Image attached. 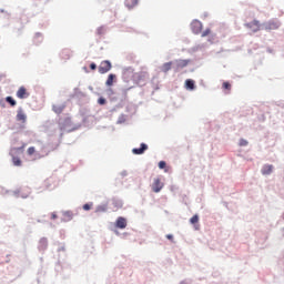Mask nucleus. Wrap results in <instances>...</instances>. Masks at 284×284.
Segmentation results:
<instances>
[{
  "label": "nucleus",
  "mask_w": 284,
  "mask_h": 284,
  "mask_svg": "<svg viewBox=\"0 0 284 284\" xmlns=\"http://www.w3.org/2000/svg\"><path fill=\"white\" fill-rule=\"evenodd\" d=\"M51 219L54 221V219H57V213H51Z\"/></svg>",
  "instance_id": "obj_33"
},
{
  "label": "nucleus",
  "mask_w": 284,
  "mask_h": 284,
  "mask_svg": "<svg viewBox=\"0 0 284 284\" xmlns=\"http://www.w3.org/2000/svg\"><path fill=\"white\" fill-rule=\"evenodd\" d=\"M90 68H91V70H97V63L92 62V63L90 64Z\"/></svg>",
  "instance_id": "obj_31"
},
{
  "label": "nucleus",
  "mask_w": 284,
  "mask_h": 284,
  "mask_svg": "<svg viewBox=\"0 0 284 284\" xmlns=\"http://www.w3.org/2000/svg\"><path fill=\"white\" fill-rule=\"evenodd\" d=\"M64 216H67V219L70 221V219H72V212L70 211L64 212Z\"/></svg>",
  "instance_id": "obj_29"
},
{
  "label": "nucleus",
  "mask_w": 284,
  "mask_h": 284,
  "mask_svg": "<svg viewBox=\"0 0 284 284\" xmlns=\"http://www.w3.org/2000/svg\"><path fill=\"white\" fill-rule=\"evenodd\" d=\"M98 103L100 105H105V99L104 98H99Z\"/></svg>",
  "instance_id": "obj_30"
},
{
  "label": "nucleus",
  "mask_w": 284,
  "mask_h": 284,
  "mask_svg": "<svg viewBox=\"0 0 284 284\" xmlns=\"http://www.w3.org/2000/svg\"><path fill=\"white\" fill-rule=\"evenodd\" d=\"M39 39H41V41L43 40V36H42L41 33H37V34L34 36V41H36V43H39Z\"/></svg>",
  "instance_id": "obj_25"
},
{
  "label": "nucleus",
  "mask_w": 284,
  "mask_h": 284,
  "mask_svg": "<svg viewBox=\"0 0 284 284\" xmlns=\"http://www.w3.org/2000/svg\"><path fill=\"white\" fill-rule=\"evenodd\" d=\"M222 88L223 90H229L230 92V90H232V84H230V82H223Z\"/></svg>",
  "instance_id": "obj_20"
},
{
  "label": "nucleus",
  "mask_w": 284,
  "mask_h": 284,
  "mask_svg": "<svg viewBox=\"0 0 284 284\" xmlns=\"http://www.w3.org/2000/svg\"><path fill=\"white\" fill-rule=\"evenodd\" d=\"M34 152H37V150L34 149V146H30L28 150H27V154L29 156H32V154H34Z\"/></svg>",
  "instance_id": "obj_22"
},
{
  "label": "nucleus",
  "mask_w": 284,
  "mask_h": 284,
  "mask_svg": "<svg viewBox=\"0 0 284 284\" xmlns=\"http://www.w3.org/2000/svg\"><path fill=\"white\" fill-rule=\"evenodd\" d=\"M124 6L129 9L132 10V8H136L139 6V0H125Z\"/></svg>",
  "instance_id": "obj_13"
},
{
  "label": "nucleus",
  "mask_w": 284,
  "mask_h": 284,
  "mask_svg": "<svg viewBox=\"0 0 284 284\" xmlns=\"http://www.w3.org/2000/svg\"><path fill=\"white\" fill-rule=\"evenodd\" d=\"M18 99H28L30 97V92H28V89L26 87H20L16 93Z\"/></svg>",
  "instance_id": "obj_6"
},
{
  "label": "nucleus",
  "mask_w": 284,
  "mask_h": 284,
  "mask_svg": "<svg viewBox=\"0 0 284 284\" xmlns=\"http://www.w3.org/2000/svg\"><path fill=\"white\" fill-rule=\"evenodd\" d=\"M191 30H192L193 34H201V32L203 30V23L199 20H194L191 23Z\"/></svg>",
  "instance_id": "obj_4"
},
{
  "label": "nucleus",
  "mask_w": 284,
  "mask_h": 284,
  "mask_svg": "<svg viewBox=\"0 0 284 284\" xmlns=\"http://www.w3.org/2000/svg\"><path fill=\"white\" fill-rule=\"evenodd\" d=\"M190 223H192V225L199 223V215H193L190 220Z\"/></svg>",
  "instance_id": "obj_23"
},
{
  "label": "nucleus",
  "mask_w": 284,
  "mask_h": 284,
  "mask_svg": "<svg viewBox=\"0 0 284 284\" xmlns=\"http://www.w3.org/2000/svg\"><path fill=\"white\" fill-rule=\"evenodd\" d=\"M210 34H212V30L211 29H206L205 31L202 32L201 37H210Z\"/></svg>",
  "instance_id": "obj_24"
},
{
  "label": "nucleus",
  "mask_w": 284,
  "mask_h": 284,
  "mask_svg": "<svg viewBox=\"0 0 284 284\" xmlns=\"http://www.w3.org/2000/svg\"><path fill=\"white\" fill-rule=\"evenodd\" d=\"M23 148H26V145H22L20 148H13L10 151V155L12 156V163L13 165H16L17 168H21L22 162H21V158L16 156L14 154H17L18 152H23Z\"/></svg>",
  "instance_id": "obj_1"
},
{
  "label": "nucleus",
  "mask_w": 284,
  "mask_h": 284,
  "mask_svg": "<svg viewBox=\"0 0 284 284\" xmlns=\"http://www.w3.org/2000/svg\"><path fill=\"white\" fill-rule=\"evenodd\" d=\"M95 212H108V206L100 205V206L97 207Z\"/></svg>",
  "instance_id": "obj_21"
},
{
  "label": "nucleus",
  "mask_w": 284,
  "mask_h": 284,
  "mask_svg": "<svg viewBox=\"0 0 284 284\" xmlns=\"http://www.w3.org/2000/svg\"><path fill=\"white\" fill-rule=\"evenodd\" d=\"M65 110V104H53L52 105V111L55 114H61Z\"/></svg>",
  "instance_id": "obj_12"
},
{
  "label": "nucleus",
  "mask_w": 284,
  "mask_h": 284,
  "mask_svg": "<svg viewBox=\"0 0 284 284\" xmlns=\"http://www.w3.org/2000/svg\"><path fill=\"white\" fill-rule=\"evenodd\" d=\"M263 28L266 30V32L278 30V28H281V21H278V19H271L263 23Z\"/></svg>",
  "instance_id": "obj_2"
},
{
  "label": "nucleus",
  "mask_w": 284,
  "mask_h": 284,
  "mask_svg": "<svg viewBox=\"0 0 284 284\" xmlns=\"http://www.w3.org/2000/svg\"><path fill=\"white\" fill-rule=\"evenodd\" d=\"M189 63H190V60H176L175 68L176 70H183V68H187Z\"/></svg>",
  "instance_id": "obj_9"
},
{
  "label": "nucleus",
  "mask_w": 284,
  "mask_h": 284,
  "mask_svg": "<svg viewBox=\"0 0 284 284\" xmlns=\"http://www.w3.org/2000/svg\"><path fill=\"white\" fill-rule=\"evenodd\" d=\"M97 34L98 37H103V34H105V27H99L97 29Z\"/></svg>",
  "instance_id": "obj_19"
},
{
  "label": "nucleus",
  "mask_w": 284,
  "mask_h": 284,
  "mask_svg": "<svg viewBox=\"0 0 284 284\" xmlns=\"http://www.w3.org/2000/svg\"><path fill=\"white\" fill-rule=\"evenodd\" d=\"M6 101L10 104L11 108H14V105H17V101L12 97H7Z\"/></svg>",
  "instance_id": "obj_18"
},
{
  "label": "nucleus",
  "mask_w": 284,
  "mask_h": 284,
  "mask_svg": "<svg viewBox=\"0 0 284 284\" xmlns=\"http://www.w3.org/2000/svg\"><path fill=\"white\" fill-rule=\"evenodd\" d=\"M274 170V166L272 164H265L263 168H262V174L264 176H267L270 175Z\"/></svg>",
  "instance_id": "obj_11"
},
{
  "label": "nucleus",
  "mask_w": 284,
  "mask_h": 284,
  "mask_svg": "<svg viewBox=\"0 0 284 284\" xmlns=\"http://www.w3.org/2000/svg\"><path fill=\"white\" fill-rule=\"evenodd\" d=\"M172 70V62H166L162 65V72H170Z\"/></svg>",
  "instance_id": "obj_17"
},
{
  "label": "nucleus",
  "mask_w": 284,
  "mask_h": 284,
  "mask_svg": "<svg viewBox=\"0 0 284 284\" xmlns=\"http://www.w3.org/2000/svg\"><path fill=\"white\" fill-rule=\"evenodd\" d=\"M98 70L100 74H106V72H110L112 70V62H110L109 60L102 61Z\"/></svg>",
  "instance_id": "obj_3"
},
{
  "label": "nucleus",
  "mask_w": 284,
  "mask_h": 284,
  "mask_svg": "<svg viewBox=\"0 0 284 284\" xmlns=\"http://www.w3.org/2000/svg\"><path fill=\"white\" fill-rule=\"evenodd\" d=\"M83 210H84L85 212L92 210V204H84V205H83Z\"/></svg>",
  "instance_id": "obj_28"
},
{
  "label": "nucleus",
  "mask_w": 284,
  "mask_h": 284,
  "mask_svg": "<svg viewBox=\"0 0 284 284\" xmlns=\"http://www.w3.org/2000/svg\"><path fill=\"white\" fill-rule=\"evenodd\" d=\"M247 143H248V142H247V140H245V139H241V140H240V146H241V148H245V145H247Z\"/></svg>",
  "instance_id": "obj_26"
},
{
  "label": "nucleus",
  "mask_w": 284,
  "mask_h": 284,
  "mask_svg": "<svg viewBox=\"0 0 284 284\" xmlns=\"http://www.w3.org/2000/svg\"><path fill=\"white\" fill-rule=\"evenodd\" d=\"M166 239H168L169 241H174V236H173L172 234H168V235H166Z\"/></svg>",
  "instance_id": "obj_32"
},
{
  "label": "nucleus",
  "mask_w": 284,
  "mask_h": 284,
  "mask_svg": "<svg viewBox=\"0 0 284 284\" xmlns=\"http://www.w3.org/2000/svg\"><path fill=\"white\" fill-rule=\"evenodd\" d=\"M140 77H145V74L144 73H140Z\"/></svg>",
  "instance_id": "obj_34"
},
{
  "label": "nucleus",
  "mask_w": 284,
  "mask_h": 284,
  "mask_svg": "<svg viewBox=\"0 0 284 284\" xmlns=\"http://www.w3.org/2000/svg\"><path fill=\"white\" fill-rule=\"evenodd\" d=\"M245 27L253 32H258V30H261V22L258 20H253L252 22L246 23Z\"/></svg>",
  "instance_id": "obj_5"
},
{
  "label": "nucleus",
  "mask_w": 284,
  "mask_h": 284,
  "mask_svg": "<svg viewBox=\"0 0 284 284\" xmlns=\"http://www.w3.org/2000/svg\"><path fill=\"white\" fill-rule=\"evenodd\" d=\"M114 79H116L115 74H113V73L109 74L105 85H108L109 88L114 85Z\"/></svg>",
  "instance_id": "obj_15"
},
{
  "label": "nucleus",
  "mask_w": 284,
  "mask_h": 284,
  "mask_svg": "<svg viewBox=\"0 0 284 284\" xmlns=\"http://www.w3.org/2000/svg\"><path fill=\"white\" fill-rule=\"evenodd\" d=\"M115 227H119V230H125V227H128V220L122 216L118 217L115 222Z\"/></svg>",
  "instance_id": "obj_8"
},
{
  "label": "nucleus",
  "mask_w": 284,
  "mask_h": 284,
  "mask_svg": "<svg viewBox=\"0 0 284 284\" xmlns=\"http://www.w3.org/2000/svg\"><path fill=\"white\" fill-rule=\"evenodd\" d=\"M145 150H148V144L145 143H141V148L140 149H133L132 152L133 154H143L145 152Z\"/></svg>",
  "instance_id": "obj_14"
},
{
  "label": "nucleus",
  "mask_w": 284,
  "mask_h": 284,
  "mask_svg": "<svg viewBox=\"0 0 284 284\" xmlns=\"http://www.w3.org/2000/svg\"><path fill=\"white\" fill-rule=\"evenodd\" d=\"M28 115L23 112V109H19L17 113V121H21V123H26Z\"/></svg>",
  "instance_id": "obj_10"
},
{
  "label": "nucleus",
  "mask_w": 284,
  "mask_h": 284,
  "mask_svg": "<svg viewBox=\"0 0 284 284\" xmlns=\"http://www.w3.org/2000/svg\"><path fill=\"white\" fill-rule=\"evenodd\" d=\"M185 85H186L187 90H194V88H195L194 80L187 79L185 81Z\"/></svg>",
  "instance_id": "obj_16"
},
{
  "label": "nucleus",
  "mask_w": 284,
  "mask_h": 284,
  "mask_svg": "<svg viewBox=\"0 0 284 284\" xmlns=\"http://www.w3.org/2000/svg\"><path fill=\"white\" fill-rule=\"evenodd\" d=\"M152 190H153V192H155V194H159V192H161V190H163V182H161V179L156 178L153 181Z\"/></svg>",
  "instance_id": "obj_7"
},
{
  "label": "nucleus",
  "mask_w": 284,
  "mask_h": 284,
  "mask_svg": "<svg viewBox=\"0 0 284 284\" xmlns=\"http://www.w3.org/2000/svg\"><path fill=\"white\" fill-rule=\"evenodd\" d=\"M165 165H166L165 161H160L159 162L160 170H165Z\"/></svg>",
  "instance_id": "obj_27"
}]
</instances>
